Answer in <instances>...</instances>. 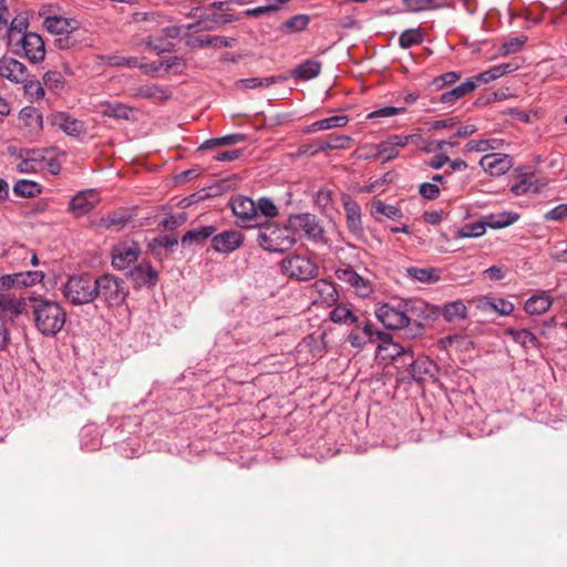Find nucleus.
<instances>
[{
  "mask_svg": "<svg viewBox=\"0 0 567 567\" xmlns=\"http://www.w3.org/2000/svg\"><path fill=\"white\" fill-rule=\"evenodd\" d=\"M29 310L32 312L34 327L42 336L54 337L65 324L66 312L56 301L31 297Z\"/></svg>",
  "mask_w": 567,
  "mask_h": 567,
  "instance_id": "nucleus-1",
  "label": "nucleus"
},
{
  "mask_svg": "<svg viewBox=\"0 0 567 567\" xmlns=\"http://www.w3.org/2000/svg\"><path fill=\"white\" fill-rule=\"evenodd\" d=\"M425 306L422 301H401L398 307L384 303L375 310L377 318L388 329H403L412 322L416 323L419 330L422 329L414 315Z\"/></svg>",
  "mask_w": 567,
  "mask_h": 567,
  "instance_id": "nucleus-2",
  "label": "nucleus"
},
{
  "mask_svg": "<svg viewBox=\"0 0 567 567\" xmlns=\"http://www.w3.org/2000/svg\"><path fill=\"white\" fill-rule=\"evenodd\" d=\"M257 234L258 245L270 252H285L296 243L291 226H279L276 223L260 221Z\"/></svg>",
  "mask_w": 567,
  "mask_h": 567,
  "instance_id": "nucleus-3",
  "label": "nucleus"
},
{
  "mask_svg": "<svg viewBox=\"0 0 567 567\" xmlns=\"http://www.w3.org/2000/svg\"><path fill=\"white\" fill-rule=\"evenodd\" d=\"M96 298H101L109 308L122 306L128 297V288L122 278L103 274L95 278Z\"/></svg>",
  "mask_w": 567,
  "mask_h": 567,
  "instance_id": "nucleus-4",
  "label": "nucleus"
},
{
  "mask_svg": "<svg viewBox=\"0 0 567 567\" xmlns=\"http://www.w3.org/2000/svg\"><path fill=\"white\" fill-rule=\"evenodd\" d=\"M95 278L87 274L71 276L64 285L63 295L73 306L91 303L96 299Z\"/></svg>",
  "mask_w": 567,
  "mask_h": 567,
  "instance_id": "nucleus-5",
  "label": "nucleus"
},
{
  "mask_svg": "<svg viewBox=\"0 0 567 567\" xmlns=\"http://www.w3.org/2000/svg\"><path fill=\"white\" fill-rule=\"evenodd\" d=\"M282 272L292 279L307 281L318 275L317 264L307 256L292 255L281 260Z\"/></svg>",
  "mask_w": 567,
  "mask_h": 567,
  "instance_id": "nucleus-6",
  "label": "nucleus"
},
{
  "mask_svg": "<svg viewBox=\"0 0 567 567\" xmlns=\"http://www.w3.org/2000/svg\"><path fill=\"white\" fill-rule=\"evenodd\" d=\"M288 224L291 226L292 233L301 230L307 239L313 243L326 244L324 228L319 218L310 213H301L290 215Z\"/></svg>",
  "mask_w": 567,
  "mask_h": 567,
  "instance_id": "nucleus-7",
  "label": "nucleus"
},
{
  "mask_svg": "<svg viewBox=\"0 0 567 567\" xmlns=\"http://www.w3.org/2000/svg\"><path fill=\"white\" fill-rule=\"evenodd\" d=\"M231 210L236 217V225L240 228H254L260 225L257 214L256 202L247 196H236L230 203Z\"/></svg>",
  "mask_w": 567,
  "mask_h": 567,
  "instance_id": "nucleus-8",
  "label": "nucleus"
},
{
  "mask_svg": "<svg viewBox=\"0 0 567 567\" xmlns=\"http://www.w3.org/2000/svg\"><path fill=\"white\" fill-rule=\"evenodd\" d=\"M351 329L348 341L353 348H362L369 342L380 339L382 331L375 330L364 313H361Z\"/></svg>",
  "mask_w": 567,
  "mask_h": 567,
  "instance_id": "nucleus-9",
  "label": "nucleus"
},
{
  "mask_svg": "<svg viewBox=\"0 0 567 567\" xmlns=\"http://www.w3.org/2000/svg\"><path fill=\"white\" fill-rule=\"evenodd\" d=\"M141 254L140 245L134 240H123L112 248V266L123 270L134 264Z\"/></svg>",
  "mask_w": 567,
  "mask_h": 567,
  "instance_id": "nucleus-10",
  "label": "nucleus"
},
{
  "mask_svg": "<svg viewBox=\"0 0 567 567\" xmlns=\"http://www.w3.org/2000/svg\"><path fill=\"white\" fill-rule=\"evenodd\" d=\"M30 76L28 68L19 60L6 55L0 59V78L14 84H21Z\"/></svg>",
  "mask_w": 567,
  "mask_h": 567,
  "instance_id": "nucleus-11",
  "label": "nucleus"
},
{
  "mask_svg": "<svg viewBox=\"0 0 567 567\" xmlns=\"http://www.w3.org/2000/svg\"><path fill=\"white\" fill-rule=\"evenodd\" d=\"M18 42L21 44L24 56L31 62V63H39L42 62L45 58V45L42 38L34 32L23 33L22 37L18 40Z\"/></svg>",
  "mask_w": 567,
  "mask_h": 567,
  "instance_id": "nucleus-12",
  "label": "nucleus"
},
{
  "mask_svg": "<svg viewBox=\"0 0 567 567\" xmlns=\"http://www.w3.org/2000/svg\"><path fill=\"white\" fill-rule=\"evenodd\" d=\"M346 213V224L350 234L355 238H362L364 228L362 223V213L360 205L349 196L342 198Z\"/></svg>",
  "mask_w": 567,
  "mask_h": 567,
  "instance_id": "nucleus-13",
  "label": "nucleus"
},
{
  "mask_svg": "<svg viewBox=\"0 0 567 567\" xmlns=\"http://www.w3.org/2000/svg\"><path fill=\"white\" fill-rule=\"evenodd\" d=\"M336 277L349 284L354 288L358 296L362 298L369 297L373 292V285L369 279L361 277L352 268H339L336 270Z\"/></svg>",
  "mask_w": 567,
  "mask_h": 567,
  "instance_id": "nucleus-14",
  "label": "nucleus"
},
{
  "mask_svg": "<svg viewBox=\"0 0 567 567\" xmlns=\"http://www.w3.org/2000/svg\"><path fill=\"white\" fill-rule=\"evenodd\" d=\"M244 243V235L238 230H225L214 234L212 247L216 252L229 254L238 249Z\"/></svg>",
  "mask_w": 567,
  "mask_h": 567,
  "instance_id": "nucleus-15",
  "label": "nucleus"
},
{
  "mask_svg": "<svg viewBox=\"0 0 567 567\" xmlns=\"http://www.w3.org/2000/svg\"><path fill=\"white\" fill-rule=\"evenodd\" d=\"M409 368L411 378L415 382H422L427 377L433 378L439 370L436 363L429 357L414 358V352L409 358Z\"/></svg>",
  "mask_w": 567,
  "mask_h": 567,
  "instance_id": "nucleus-16",
  "label": "nucleus"
},
{
  "mask_svg": "<svg viewBox=\"0 0 567 567\" xmlns=\"http://www.w3.org/2000/svg\"><path fill=\"white\" fill-rule=\"evenodd\" d=\"M482 168L492 176H501L513 166V158L507 154L493 153L483 156L480 161Z\"/></svg>",
  "mask_w": 567,
  "mask_h": 567,
  "instance_id": "nucleus-17",
  "label": "nucleus"
},
{
  "mask_svg": "<svg viewBox=\"0 0 567 567\" xmlns=\"http://www.w3.org/2000/svg\"><path fill=\"white\" fill-rule=\"evenodd\" d=\"M31 305V297L29 298H13L9 295H0V313L9 316L12 320L20 315L28 313Z\"/></svg>",
  "mask_w": 567,
  "mask_h": 567,
  "instance_id": "nucleus-18",
  "label": "nucleus"
},
{
  "mask_svg": "<svg viewBox=\"0 0 567 567\" xmlns=\"http://www.w3.org/2000/svg\"><path fill=\"white\" fill-rule=\"evenodd\" d=\"M378 341H380L378 350L380 352L384 351L385 357L392 361L411 358V353L413 352L412 348L403 347L402 344L394 342L391 334L382 332Z\"/></svg>",
  "mask_w": 567,
  "mask_h": 567,
  "instance_id": "nucleus-19",
  "label": "nucleus"
},
{
  "mask_svg": "<svg viewBox=\"0 0 567 567\" xmlns=\"http://www.w3.org/2000/svg\"><path fill=\"white\" fill-rule=\"evenodd\" d=\"M132 281L137 287H154L158 280V274L148 262H141L130 271Z\"/></svg>",
  "mask_w": 567,
  "mask_h": 567,
  "instance_id": "nucleus-20",
  "label": "nucleus"
},
{
  "mask_svg": "<svg viewBox=\"0 0 567 567\" xmlns=\"http://www.w3.org/2000/svg\"><path fill=\"white\" fill-rule=\"evenodd\" d=\"M553 302L554 299L550 297V295H548V292L539 290L526 300L524 310L528 315L539 316L547 312L550 309Z\"/></svg>",
  "mask_w": 567,
  "mask_h": 567,
  "instance_id": "nucleus-21",
  "label": "nucleus"
},
{
  "mask_svg": "<svg viewBox=\"0 0 567 567\" xmlns=\"http://www.w3.org/2000/svg\"><path fill=\"white\" fill-rule=\"evenodd\" d=\"M518 69V64L515 62L502 63L494 65L488 70L478 73L477 75L470 78L475 81V89L480 83H489L502 78L505 74L512 73Z\"/></svg>",
  "mask_w": 567,
  "mask_h": 567,
  "instance_id": "nucleus-22",
  "label": "nucleus"
},
{
  "mask_svg": "<svg viewBox=\"0 0 567 567\" xmlns=\"http://www.w3.org/2000/svg\"><path fill=\"white\" fill-rule=\"evenodd\" d=\"M43 27L48 32L59 35L62 33H71L79 31V23L74 19H68L61 16H49L43 21Z\"/></svg>",
  "mask_w": 567,
  "mask_h": 567,
  "instance_id": "nucleus-23",
  "label": "nucleus"
},
{
  "mask_svg": "<svg viewBox=\"0 0 567 567\" xmlns=\"http://www.w3.org/2000/svg\"><path fill=\"white\" fill-rule=\"evenodd\" d=\"M101 115L103 117H113L117 120L135 121L134 110L118 102H105L101 105Z\"/></svg>",
  "mask_w": 567,
  "mask_h": 567,
  "instance_id": "nucleus-24",
  "label": "nucleus"
},
{
  "mask_svg": "<svg viewBox=\"0 0 567 567\" xmlns=\"http://www.w3.org/2000/svg\"><path fill=\"white\" fill-rule=\"evenodd\" d=\"M321 62L308 59L290 71V76L299 81H309L321 72Z\"/></svg>",
  "mask_w": 567,
  "mask_h": 567,
  "instance_id": "nucleus-25",
  "label": "nucleus"
},
{
  "mask_svg": "<svg viewBox=\"0 0 567 567\" xmlns=\"http://www.w3.org/2000/svg\"><path fill=\"white\" fill-rule=\"evenodd\" d=\"M505 334L509 336L514 342L522 346L524 349L534 348L539 349L540 348V341L536 337L535 333H533L528 329H514V328H507L505 330Z\"/></svg>",
  "mask_w": 567,
  "mask_h": 567,
  "instance_id": "nucleus-26",
  "label": "nucleus"
},
{
  "mask_svg": "<svg viewBox=\"0 0 567 567\" xmlns=\"http://www.w3.org/2000/svg\"><path fill=\"white\" fill-rule=\"evenodd\" d=\"M94 208V195L91 190L80 192L70 202V210L75 216H84Z\"/></svg>",
  "mask_w": 567,
  "mask_h": 567,
  "instance_id": "nucleus-27",
  "label": "nucleus"
},
{
  "mask_svg": "<svg viewBox=\"0 0 567 567\" xmlns=\"http://www.w3.org/2000/svg\"><path fill=\"white\" fill-rule=\"evenodd\" d=\"M310 23V17L305 13L296 14L282 22L278 31L284 35H290L305 31Z\"/></svg>",
  "mask_w": 567,
  "mask_h": 567,
  "instance_id": "nucleus-28",
  "label": "nucleus"
},
{
  "mask_svg": "<svg viewBox=\"0 0 567 567\" xmlns=\"http://www.w3.org/2000/svg\"><path fill=\"white\" fill-rule=\"evenodd\" d=\"M19 120L30 133H35L42 130V115L34 106H24L20 111Z\"/></svg>",
  "mask_w": 567,
  "mask_h": 567,
  "instance_id": "nucleus-29",
  "label": "nucleus"
},
{
  "mask_svg": "<svg viewBox=\"0 0 567 567\" xmlns=\"http://www.w3.org/2000/svg\"><path fill=\"white\" fill-rule=\"evenodd\" d=\"M217 228L213 225L189 229L182 237V245L190 246L193 244H203L209 237H214Z\"/></svg>",
  "mask_w": 567,
  "mask_h": 567,
  "instance_id": "nucleus-30",
  "label": "nucleus"
},
{
  "mask_svg": "<svg viewBox=\"0 0 567 567\" xmlns=\"http://www.w3.org/2000/svg\"><path fill=\"white\" fill-rule=\"evenodd\" d=\"M352 142V138L349 135H329L324 140H319L316 143V150L313 153L317 152H327L332 150H346L350 146V143Z\"/></svg>",
  "mask_w": 567,
  "mask_h": 567,
  "instance_id": "nucleus-31",
  "label": "nucleus"
},
{
  "mask_svg": "<svg viewBox=\"0 0 567 567\" xmlns=\"http://www.w3.org/2000/svg\"><path fill=\"white\" fill-rule=\"evenodd\" d=\"M55 123L64 133L71 136H79L85 130L84 123L82 121L70 116L66 113L56 114Z\"/></svg>",
  "mask_w": 567,
  "mask_h": 567,
  "instance_id": "nucleus-32",
  "label": "nucleus"
},
{
  "mask_svg": "<svg viewBox=\"0 0 567 567\" xmlns=\"http://www.w3.org/2000/svg\"><path fill=\"white\" fill-rule=\"evenodd\" d=\"M475 90V81L467 79L465 82L460 85L453 87L450 91L444 92L440 101L443 104H454L457 100L465 96L466 94L473 92Z\"/></svg>",
  "mask_w": 567,
  "mask_h": 567,
  "instance_id": "nucleus-33",
  "label": "nucleus"
},
{
  "mask_svg": "<svg viewBox=\"0 0 567 567\" xmlns=\"http://www.w3.org/2000/svg\"><path fill=\"white\" fill-rule=\"evenodd\" d=\"M519 215L514 212H502L498 214H489L484 217L486 228L501 229L511 226L518 220Z\"/></svg>",
  "mask_w": 567,
  "mask_h": 567,
  "instance_id": "nucleus-34",
  "label": "nucleus"
},
{
  "mask_svg": "<svg viewBox=\"0 0 567 567\" xmlns=\"http://www.w3.org/2000/svg\"><path fill=\"white\" fill-rule=\"evenodd\" d=\"M230 20L225 19V17L221 14L213 13L210 16H206L205 18H203L194 23H189L186 28L188 30H194L197 32L209 31V30H214V29L218 28L219 25L227 23Z\"/></svg>",
  "mask_w": 567,
  "mask_h": 567,
  "instance_id": "nucleus-35",
  "label": "nucleus"
},
{
  "mask_svg": "<svg viewBox=\"0 0 567 567\" xmlns=\"http://www.w3.org/2000/svg\"><path fill=\"white\" fill-rule=\"evenodd\" d=\"M359 316L354 315L352 309L346 305L340 303L337 305L329 315V318L332 322L339 323V324H352L355 322Z\"/></svg>",
  "mask_w": 567,
  "mask_h": 567,
  "instance_id": "nucleus-36",
  "label": "nucleus"
},
{
  "mask_svg": "<svg viewBox=\"0 0 567 567\" xmlns=\"http://www.w3.org/2000/svg\"><path fill=\"white\" fill-rule=\"evenodd\" d=\"M128 220L130 216L123 213L113 212L107 214L106 216L101 217L97 220L96 226L100 228L115 229L118 231L127 224Z\"/></svg>",
  "mask_w": 567,
  "mask_h": 567,
  "instance_id": "nucleus-37",
  "label": "nucleus"
},
{
  "mask_svg": "<svg viewBox=\"0 0 567 567\" xmlns=\"http://www.w3.org/2000/svg\"><path fill=\"white\" fill-rule=\"evenodd\" d=\"M408 11L421 12L449 7L447 0H403Z\"/></svg>",
  "mask_w": 567,
  "mask_h": 567,
  "instance_id": "nucleus-38",
  "label": "nucleus"
},
{
  "mask_svg": "<svg viewBox=\"0 0 567 567\" xmlns=\"http://www.w3.org/2000/svg\"><path fill=\"white\" fill-rule=\"evenodd\" d=\"M21 85L23 89L24 97L31 103L42 100L45 95L42 82L32 79V76L27 78V81L22 82Z\"/></svg>",
  "mask_w": 567,
  "mask_h": 567,
  "instance_id": "nucleus-39",
  "label": "nucleus"
},
{
  "mask_svg": "<svg viewBox=\"0 0 567 567\" xmlns=\"http://www.w3.org/2000/svg\"><path fill=\"white\" fill-rule=\"evenodd\" d=\"M406 274L411 279L422 284L437 282L441 278L435 268L409 267Z\"/></svg>",
  "mask_w": 567,
  "mask_h": 567,
  "instance_id": "nucleus-40",
  "label": "nucleus"
},
{
  "mask_svg": "<svg viewBox=\"0 0 567 567\" xmlns=\"http://www.w3.org/2000/svg\"><path fill=\"white\" fill-rule=\"evenodd\" d=\"M442 315L443 318L449 322L464 320L467 317V307L462 300H456L446 303L443 308Z\"/></svg>",
  "mask_w": 567,
  "mask_h": 567,
  "instance_id": "nucleus-41",
  "label": "nucleus"
},
{
  "mask_svg": "<svg viewBox=\"0 0 567 567\" xmlns=\"http://www.w3.org/2000/svg\"><path fill=\"white\" fill-rule=\"evenodd\" d=\"M371 215L374 218H377L378 215H383L393 220L401 219L403 216L402 212L398 207L393 205H388L381 199H374L372 202Z\"/></svg>",
  "mask_w": 567,
  "mask_h": 567,
  "instance_id": "nucleus-42",
  "label": "nucleus"
},
{
  "mask_svg": "<svg viewBox=\"0 0 567 567\" xmlns=\"http://www.w3.org/2000/svg\"><path fill=\"white\" fill-rule=\"evenodd\" d=\"M315 288L320 295L322 302L332 306L337 302L339 295L333 284L327 280H318L315 282Z\"/></svg>",
  "mask_w": 567,
  "mask_h": 567,
  "instance_id": "nucleus-43",
  "label": "nucleus"
},
{
  "mask_svg": "<svg viewBox=\"0 0 567 567\" xmlns=\"http://www.w3.org/2000/svg\"><path fill=\"white\" fill-rule=\"evenodd\" d=\"M13 193L20 197L31 198L41 193V186L32 181L20 179L14 184Z\"/></svg>",
  "mask_w": 567,
  "mask_h": 567,
  "instance_id": "nucleus-44",
  "label": "nucleus"
},
{
  "mask_svg": "<svg viewBox=\"0 0 567 567\" xmlns=\"http://www.w3.org/2000/svg\"><path fill=\"white\" fill-rule=\"evenodd\" d=\"M42 85L43 87L45 86L48 90L58 93L64 87L65 79L59 71H48L43 74Z\"/></svg>",
  "mask_w": 567,
  "mask_h": 567,
  "instance_id": "nucleus-45",
  "label": "nucleus"
},
{
  "mask_svg": "<svg viewBox=\"0 0 567 567\" xmlns=\"http://www.w3.org/2000/svg\"><path fill=\"white\" fill-rule=\"evenodd\" d=\"M486 231L484 218L475 223L464 225L457 233L460 238H476L483 236Z\"/></svg>",
  "mask_w": 567,
  "mask_h": 567,
  "instance_id": "nucleus-46",
  "label": "nucleus"
},
{
  "mask_svg": "<svg viewBox=\"0 0 567 567\" xmlns=\"http://www.w3.org/2000/svg\"><path fill=\"white\" fill-rule=\"evenodd\" d=\"M14 277L17 279V287L23 288L41 282L44 278V274L42 271L34 270L17 272L14 274Z\"/></svg>",
  "mask_w": 567,
  "mask_h": 567,
  "instance_id": "nucleus-47",
  "label": "nucleus"
},
{
  "mask_svg": "<svg viewBox=\"0 0 567 567\" xmlns=\"http://www.w3.org/2000/svg\"><path fill=\"white\" fill-rule=\"evenodd\" d=\"M256 207L257 214H259V220H261V217L275 218L279 214L277 206L268 197H260L256 203Z\"/></svg>",
  "mask_w": 567,
  "mask_h": 567,
  "instance_id": "nucleus-48",
  "label": "nucleus"
},
{
  "mask_svg": "<svg viewBox=\"0 0 567 567\" xmlns=\"http://www.w3.org/2000/svg\"><path fill=\"white\" fill-rule=\"evenodd\" d=\"M178 244L176 236L162 235L152 240L150 247L155 255H159V249L169 250Z\"/></svg>",
  "mask_w": 567,
  "mask_h": 567,
  "instance_id": "nucleus-49",
  "label": "nucleus"
},
{
  "mask_svg": "<svg viewBox=\"0 0 567 567\" xmlns=\"http://www.w3.org/2000/svg\"><path fill=\"white\" fill-rule=\"evenodd\" d=\"M423 41L422 33L417 29H409L401 33L399 44L403 49H409Z\"/></svg>",
  "mask_w": 567,
  "mask_h": 567,
  "instance_id": "nucleus-50",
  "label": "nucleus"
},
{
  "mask_svg": "<svg viewBox=\"0 0 567 567\" xmlns=\"http://www.w3.org/2000/svg\"><path fill=\"white\" fill-rule=\"evenodd\" d=\"M375 148L377 156H380L382 158V162H389L399 156V150L394 147L392 144H390L388 140L378 144Z\"/></svg>",
  "mask_w": 567,
  "mask_h": 567,
  "instance_id": "nucleus-51",
  "label": "nucleus"
},
{
  "mask_svg": "<svg viewBox=\"0 0 567 567\" xmlns=\"http://www.w3.org/2000/svg\"><path fill=\"white\" fill-rule=\"evenodd\" d=\"M315 205L321 213H326L332 205V192L328 188H320L315 196Z\"/></svg>",
  "mask_w": 567,
  "mask_h": 567,
  "instance_id": "nucleus-52",
  "label": "nucleus"
},
{
  "mask_svg": "<svg viewBox=\"0 0 567 567\" xmlns=\"http://www.w3.org/2000/svg\"><path fill=\"white\" fill-rule=\"evenodd\" d=\"M40 159V152L38 150L27 151V158L18 164L20 173H32L35 171L34 162Z\"/></svg>",
  "mask_w": 567,
  "mask_h": 567,
  "instance_id": "nucleus-53",
  "label": "nucleus"
},
{
  "mask_svg": "<svg viewBox=\"0 0 567 567\" xmlns=\"http://www.w3.org/2000/svg\"><path fill=\"white\" fill-rule=\"evenodd\" d=\"M76 32L78 31H71V33L65 32L56 35V39L54 41L55 47L60 50H68L76 45L80 42L79 39L75 37Z\"/></svg>",
  "mask_w": 567,
  "mask_h": 567,
  "instance_id": "nucleus-54",
  "label": "nucleus"
},
{
  "mask_svg": "<svg viewBox=\"0 0 567 567\" xmlns=\"http://www.w3.org/2000/svg\"><path fill=\"white\" fill-rule=\"evenodd\" d=\"M28 25H29V22H28L27 18L16 17L11 21V23L9 25V30H8L10 40H13L16 34H20L22 37L23 33H28L27 32Z\"/></svg>",
  "mask_w": 567,
  "mask_h": 567,
  "instance_id": "nucleus-55",
  "label": "nucleus"
},
{
  "mask_svg": "<svg viewBox=\"0 0 567 567\" xmlns=\"http://www.w3.org/2000/svg\"><path fill=\"white\" fill-rule=\"evenodd\" d=\"M487 305L501 316H508L515 309L514 303L502 298L489 300L487 301Z\"/></svg>",
  "mask_w": 567,
  "mask_h": 567,
  "instance_id": "nucleus-56",
  "label": "nucleus"
},
{
  "mask_svg": "<svg viewBox=\"0 0 567 567\" xmlns=\"http://www.w3.org/2000/svg\"><path fill=\"white\" fill-rule=\"evenodd\" d=\"M164 91L153 84L143 85L135 91V96L141 99L162 97Z\"/></svg>",
  "mask_w": 567,
  "mask_h": 567,
  "instance_id": "nucleus-57",
  "label": "nucleus"
},
{
  "mask_svg": "<svg viewBox=\"0 0 567 567\" xmlns=\"http://www.w3.org/2000/svg\"><path fill=\"white\" fill-rule=\"evenodd\" d=\"M529 192L537 193V187L534 186V183L524 178L519 181L518 183L514 184L511 187V193L515 196L525 195Z\"/></svg>",
  "mask_w": 567,
  "mask_h": 567,
  "instance_id": "nucleus-58",
  "label": "nucleus"
},
{
  "mask_svg": "<svg viewBox=\"0 0 567 567\" xmlns=\"http://www.w3.org/2000/svg\"><path fill=\"white\" fill-rule=\"evenodd\" d=\"M405 111H406L405 107L384 106L377 111L371 112L368 115V118L372 120V118H378V117H390V116H394L398 114H403V113H405Z\"/></svg>",
  "mask_w": 567,
  "mask_h": 567,
  "instance_id": "nucleus-59",
  "label": "nucleus"
},
{
  "mask_svg": "<svg viewBox=\"0 0 567 567\" xmlns=\"http://www.w3.org/2000/svg\"><path fill=\"white\" fill-rule=\"evenodd\" d=\"M189 43L192 45L197 47H214L217 48V45L223 44V40L220 35H213V37H195L193 38Z\"/></svg>",
  "mask_w": 567,
  "mask_h": 567,
  "instance_id": "nucleus-60",
  "label": "nucleus"
},
{
  "mask_svg": "<svg viewBox=\"0 0 567 567\" xmlns=\"http://www.w3.org/2000/svg\"><path fill=\"white\" fill-rule=\"evenodd\" d=\"M527 41V37L512 38L503 43L504 54L517 52Z\"/></svg>",
  "mask_w": 567,
  "mask_h": 567,
  "instance_id": "nucleus-61",
  "label": "nucleus"
},
{
  "mask_svg": "<svg viewBox=\"0 0 567 567\" xmlns=\"http://www.w3.org/2000/svg\"><path fill=\"white\" fill-rule=\"evenodd\" d=\"M420 195L425 199H436L440 195V188L434 183H423L419 187Z\"/></svg>",
  "mask_w": 567,
  "mask_h": 567,
  "instance_id": "nucleus-62",
  "label": "nucleus"
},
{
  "mask_svg": "<svg viewBox=\"0 0 567 567\" xmlns=\"http://www.w3.org/2000/svg\"><path fill=\"white\" fill-rule=\"evenodd\" d=\"M186 214L172 215L165 218L161 225L165 230H174L186 221Z\"/></svg>",
  "mask_w": 567,
  "mask_h": 567,
  "instance_id": "nucleus-63",
  "label": "nucleus"
},
{
  "mask_svg": "<svg viewBox=\"0 0 567 567\" xmlns=\"http://www.w3.org/2000/svg\"><path fill=\"white\" fill-rule=\"evenodd\" d=\"M567 217V204H560L544 215L545 220L560 221Z\"/></svg>",
  "mask_w": 567,
  "mask_h": 567,
  "instance_id": "nucleus-64",
  "label": "nucleus"
}]
</instances>
